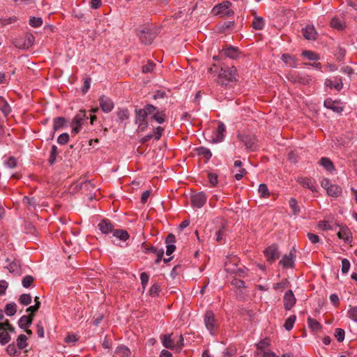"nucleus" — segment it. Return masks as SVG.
Segmentation results:
<instances>
[{"label":"nucleus","mask_w":357,"mask_h":357,"mask_svg":"<svg viewBox=\"0 0 357 357\" xmlns=\"http://www.w3.org/2000/svg\"><path fill=\"white\" fill-rule=\"evenodd\" d=\"M159 291H160V286L158 284L155 283L151 287V288L149 289V294L151 296H155L158 295Z\"/></svg>","instance_id":"69168bd1"},{"label":"nucleus","mask_w":357,"mask_h":357,"mask_svg":"<svg viewBox=\"0 0 357 357\" xmlns=\"http://www.w3.org/2000/svg\"><path fill=\"white\" fill-rule=\"evenodd\" d=\"M155 64L149 61L146 65L142 66V71L144 73H150L153 70Z\"/></svg>","instance_id":"774afa93"},{"label":"nucleus","mask_w":357,"mask_h":357,"mask_svg":"<svg viewBox=\"0 0 357 357\" xmlns=\"http://www.w3.org/2000/svg\"><path fill=\"white\" fill-rule=\"evenodd\" d=\"M207 200V197L204 192H199L192 194L190 201L192 206L200 208L204 206Z\"/></svg>","instance_id":"6e6552de"},{"label":"nucleus","mask_w":357,"mask_h":357,"mask_svg":"<svg viewBox=\"0 0 357 357\" xmlns=\"http://www.w3.org/2000/svg\"><path fill=\"white\" fill-rule=\"evenodd\" d=\"M301 55L310 61H317L319 59V56L317 54L310 50L303 51Z\"/></svg>","instance_id":"e433bc0d"},{"label":"nucleus","mask_w":357,"mask_h":357,"mask_svg":"<svg viewBox=\"0 0 357 357\" xmlns=\"http://www.w3.org/2000/svg\"><path fill=\"white\" fill-rule=\"evenodd\" d=\"M296 298L291 290H288L283 298L284 307L286 310H290L296 303Z\"/></svg>","instance_id":"f8f14e48"},{"label":"nucleus","mask_w":357,"mask_h":357,"mask_svg":"<svg viewBox=\"0 0 357 357\" xmlns=\"http://www.w3.org/2000/svg\"><path fill=\"white\" fill-rule=\"evenodd\" d=\"M69 141V135L68 133H63L57 138V142L61 145L66 144Z\"/></svg>","instance_id":"4d7b16f0"},{"label":"nucleus","mask_w":357,"mask_h":357,"mask_svg":"<svg viewBox=\"0 0 357 357\" xmlns=\"http://www.w3.org/2000/svg\"><path fill=\"white\" fill-rule=\"evenodd\" d=\"M204 320L206 328L211 335H214L218 327V324L213 312L211 310L206 311L204 314Z\"/></svg>","instance_id":"423d86ee"},{"label":"nucleus","mask_w":357,"mask_h":357,"mask_svg":"<svg viewBox=\"0 0 357 357\" xmlns=\"http://www.w3.org/2000/svg\"><path fill=\"white\" fill-rule=\"evenodd\" d=\"M33 281H34L33 277L31 275H27L23 278L22 284L24 287L29 288L31 286Z\"/></svg>","instance_id":"09e8293b"},{"label":"nucleus","mask_w":357,"mask_h":357,"mask_svg":"<svg viewBox=\"0 0 357 357\" xmlns=\"http://www.w3.org/2000/svg\"><path fill=\"white\" fill-rule=\"evenodd\" d=\"M221 54L234 59L238 56V50L233 46H229L227 48L223 49L221 52Z\"/></svg>","instance_id":"412c9836"},{"label":"nucleus","mask_w":357,"mask_h":357,"mask_svg":"<svg viewBox=\"0 0 357 357\" xmlns=\"http://www.w3.org/2000/svg\"><path fill=\"white\" fill-rule=\"evenodd\" d=\"M6 165L11 169H13L17 165V160L15 158L11 156L8 158V160L5 162Z\"/></svg>","instance_id":"680f3d73"},{"label":"nucleus","mask_w":357,"mask_h":357,"mask_svg":"<svg viewBox=\"0 0 357 357\" xmlns=\"http://www.w3.org/2000/svg\"><path fill=\"white\" fill-rule=\"evenodd\" d=\"M231 3L229 1H224L223 2L216 5L213 7L212 13L214 15H221L230 17L234 14V12L230 9Z\"/></svg>","instance_id":"39448f33"},{"label":"nucleus","mask_w":357,"mask_h":357,"mask_svg":"<svg viewBox=\"0 0 357 357\" xmlns=\"http://www.w3.org/2000/svg\"><path fill=\"white\" fill-rule=\"evenodd\" d=\"M135 114H136V119L135 121L139 120H146V117L148 116V114L144 108L135 109Z\"/></svg>","instance_id":"a18cd8bd"},{"label":"nucleus","mask_w":357,"mask_h":357,"mask_svg":"<svg viewBox=\"0 0 357 357\" xmlns=\"http://www.w3.org/2000/svg\"><path fill=\"white\" fill-rule=\"evenodd\" d=\"M33 320V314H29L28 316L23 315L22 317H20V319L18 321V326L21 328H29L31 325Z\"/></svg>","instance_id":"6ab92c4d"},{"label":"nucleus","mask_w":357,"mask_h":357,"mask_svg":"<svg viewBox=\"0 0 357 357\" xmlns=\"http://www.w3.org/2000/svg\"><path fill=\"white\" fill-rule=\"evenodd\" d=\"M112 233L114 237L123 241H127L130 237L129 234L125 229H114Z\"/></svg>","instance_id":"bb28decb"},{"label":"nucleus","mask_w":357,"mask_h":357,"mask_svg":"<svg viewBox=\"0 0 357 357\" xmlns=\"http://www.w3.org/2000/svg\"><path fill=\"white\" fill-rule=\"evenodd\" d=\"M236 81V69L234 66H222L218 74L217 82L225 87Z\"/></svg>","instance_id":"f257e3e1"},{"label":"nucleus","mask_w":357,"mask_h":357,"mask_svg":"<svg viewBox=\"0 0 357 357\" xmlns=\"http://www.w3.org/2000/svg\"><path fill=\"white\" fill-rule=\"evenodd\" d=\"M208 179L211 187H215L218 183V174L215 173H208Z\"/></svg>","instance_id":"3c124183"},{"label":"nucleus","mask_w":357,"mask_h":357,"mask_svg":"<svg viewBox=\"0 0 357 357\" xmlns=\"http://www.w3.org/2000/svg\"><path fill=\"white\" fill-rule=\"evenodd\" d=\"M165 114L163 111L160 112L158 109H157V112L154 113V114L152 116V119L155 120L158 123H162L165 121Z\"/></svg>","instance_id":"37998d69"},{"label":"nucleus","mask_w":357,"mask_h":357,"mask_svg":"<svg viewBox=\"0 0 357 357\" xmlns=\"http://www.w3.org/2000/svg\"><path fill=\"white\" fill-rule=\"evenodd\" d=\"M339 238L344 240L346 243L351 242V234L349 229L347 227L340 228L337 234Z\"/></svg>","instance_id":"5701e85b"},{"label":"nucleus","mask_w":357,"mask_h":357,"mask_svg":"<svg viewBox=\"0 0 357 357\" xmlns=\"http://www.w3.org/2000/svg\"><path fill=\"white\" fill-rule=\"evenodd\" d=\"M302 33L304 38L307 40H314L317 38V33L312 25L308 24L305 28H303Z\"/></svg>","instance_id":"2eb2a0df"},{"label":"nucleus","mask_w":357,"mask_h":357,"mask_svg":"<svg viewBox=\"0 0 357 357\" xmlns=\"http://www.w3.org/2000/svg\"><path fill=\"white\" fill-rule=\"evenodd\" d=\"M289 204L294 215H297L300 213V207L298 206V202L296 199L291 198Z\"/></svg>","instance_id":"c03bdc74"},{"label":"nucleus","mask_w":357,"mask_h":357,"mask_svg":"<svg viewBox=\"0 0 357 357\" xmlns=\"http://www.w3.org/2000/svg\"><path fill=\"white\" fill-rule=\"evenodd\" d=\"M184 346V339L183 337V335H181L179 336V338L178 340L176 341V342L175 343V347L174 349L177 351H180L182 348Z\"/></svg>","instance_id":"0e129e2a"},{"label":"nucleus","mask_w":357,"mask_h":357,"mask_svg":"<svg viewBox=\"0 0 357 357\" xmlns=\"http://www.w3.org/2000/svg\"><path fill=\"white\" fill-rule=\"evenodd\" d=\"M297 181L303 187L311 190L312 192L317 191V188L314 185V183L311 178L307 177H298Z\"/></svg>","instance_id":"a211bd4d"},{"label":"nucleus","mask_w":357,"mask_h":357,"mask_svg":"<svg viewBox=\"0 0 357 357\" xmlns=\"http://www.w3.org/2000/svg\"><path fill=\"white\" fill-rule=\"evenodd\" d=\"M98 227L102 233L105 234L113 232L114 230V225L108 219L102 220L98 224Z\"/></svg>","instance_id":"dca6fc26"},{"label":"nucleus","mask_w":357,"mask_h":357,"mask_svg":"<svg viewBox=\"0 0 357 357\" xmlns=\"http://www.w3.org/2000/svg\"><path fill=\"white\" fill-rule=\"evenodd\" d=\"M325 85L331 89H335L340 91L342 89L343 84L341 77H335L333 79H326Z\"/></svg>","instance_id":"4468645a"},{"label":"nucleus","mask_w":357,"mask_h":357,"mask_svg":"<svg viewBox=\"0 0 357 357\" xmlns=\"http://www.w3.org/2000/svg\"><path fill=\"white\" fill-rule=\"evenodd\" d=\"M116 114L121 121L127 120L129 118V111L128 109H119Z\"/></svg>","instance_id":"de8ad7c7"},{"label":"nucleus","mask_w":357,"mask_h":357,"mask_svg":"<svg viewBox=\"0 0 357 357\" xmlns=\"http://www.w3.org/2000/svg\"><path fill=\"white\" fill-rule=\"evenodd\" d=\"M342 193V188L339 185L333 184L327 190V194L329 196L337 197Z\"/></svg>","instance_id":"c756f323"},{"label":"nucleus","mask_w":357,"mask_h":357,"mask_svg":"<svg viewBox=\"0 0 357 357\" xmlns=\"http://www.w3.org/2000/svg\"><path fill=\"white\" fill-rule=\"evenodd\" d=\"M19 302L23 305H28L31 302V296L29 294H23L19 298Z\"/></svg>","instance_id":"49530a36"},{"label":"nucleus","mask_w":357,"mask_h":357,"mask_svg":"<svg viewBox=\"0 0 357 357\" xmlns=\"http://www.w3.org/2000/svg\"><path fill=\"white\" fill-rule=\"evenodd\" d=\"M4 312L7 316H13L17 312V305L15 303H10L6 305Z\"/></svg>","instance_id":"473e14b6"},{"label":"nucleus","mask_w":357,"mask_h":357,"mask_svg":"<svg viewBox=\"0 0 357 357\" xmlns=\"http://www.w3.org/2000/svg\"><path fill=\"white\" fill-rule=\"evenodd\" d=\"M67 123V120L62 116H59L54 119L53 121V133L52 135V139L54 138V132L63 128Z\"/></svg>","instance_id":"aec40b11"},{"label":"nucleus","mask_w":357,"mask_h":357,"mask_svg":"<svg viewBox=\"0 0 357 357\" xmlns=\"http://www.w3.org/2000/svg\"><path fill=\"white\" fill-rule=\"evenodd\" d=\"M264 255L267 261L273 264L280 257V252L278 250V246L275 244H273L265 249Z\"/></svg>","instance_id":"0eeeda50"},{"label":"nucleus","mask_w":357,"mask_h":357,"mask_svg":"<svg viewBox=\"0 0 357 357\" xmlns=\"http://www.w3.org/2000/svg\"><path fill=\"white\" fill-rule=\"evenodd\" d=\"M197 153L199 155H202L207 160H209L212 156L211 151L208 149L204 146H201L197 149Z\"/></svg>","instance_id":"58836bf2"},{"label":"nucleus","mask_w":357,"mask_h":357,"mask_svg":"<svg viewBox=\"0 0 357 357\" xmlns=\"http://www.w3.org/2000/svg\"><path fill=\"white\" fill-rule=\"evenodd\" d=\"M231 284L238 289L245 288L244 281L238 278L233 279L231 281Z\"/></svg>","instance_id":"e2e57ef3"},{"label":"nucleus","mask_w":357,"mask_h":357,"mask_svg":"<svg viewBox=\"0 0 357 357\" xmlns=\"http://www.w3.org/2000/svg\"><path fill=\"white\" fill-rule=\"evenodd\" d=\"M348 317L357 322V307H351L347 312Z\"/></svg>","instance_id":"5fc2aeb1"},{"label":"nucleus","mask_w":357,"mask_h":357,"mask_svg":"<svg viewBox=\"0 0 357 357\" xmlns=\"http://www.w3.org/2000/svg\"><path fill=\"white\" fill-rule=\"evenodd\" d=\"M59 154L58 149L56 145H52L51 148V151L50 154V157L48 159L49 164L50 165H53L56 162V157Z\"/></svg>","instance_id":"72a5a7b5"},{"label":"nucleus","mask_w":357,"mask_h":357,"mask_svg":"<svg viewBox=\"0 0 357 357\" xmlns=\"http://www.w3.org/2000/svg\"><path fill=\"white\" fill-rule=\"evenodd\" d=\"M344 335L345 332L343 329L339 328L335 329L334 335L337 342H342L344 339Z\"/></svg>","instance_id":"603ef678"},{"label":"nucleus","mask_w":357,"mask_h":357,"mask_svg":"<svg viewBox=\"0 0 357 357\" xmlns=\"http://www.w3.org/2000/svg\"><path fill=\"white\" fill-rule=\"evenodd\" d=\"M26 341H27V337L25 335H24V334L20 335L16 340L17 347H18V349H23L26 348L28 345V343Z\"/></svg>","instance_id":"2f4dec72"},{"label":"nucleus","mask_w":357,"mask_h":357,"mask_svg":"<svg viewBox=\"0 0 357 357\" xmlns=\"http://www.w3.org/2000/svg\"><path fill=\"white\" fill-rule=\"evenodd\" d=\"M225 132L226 127L225 124L222 122H219L215 132L214 133V136H213V142L215 143L222 142L224 139Z\"/></svg>","instance_id":"ddd939ff"},{"label":"nucleus","mask_w":357,"mask_h":357,"mask_svg":"<svg viewBox=\"0 0 357 357\" xmlns=\"http://www.w3.org/2000/svg\"><path fill=\"white\" fill-rule=\"evenodd\" d=\"M330 24L331 27L337 30H343L345 27L344 21L338 17L332 18Z\"/></svg>","instance_id":"cd10ccee"},{"label":"nucleus","mask_w":357,"mask_h":357,"mask_svg":"<svg viewBox=\"0 0 357 357\" xmlns=\"http://www.w3.org/2000/svg\"><path fill=\"white\" fill-rule=\"evenodd\" d=\"M350 268V262L347 259H343L342 260V272L344 274L348 273Z\"/></svg>","instance_id":"bf43d9fd"},{"label":"nucleus","mask_w":357,"mask_h":357,"mask_svg":"<svg viewBox=\"0 0 357 357\" xmlns=\"http://www.w3.org/2000/svg\"><path fill=\"white\" fill-rule=\"evenodd\" d=\"M238 139L250 151H255L258 149V140L255 135L250 133H238Z\"/></svg>","instance_id":"20e7f679"},{"label":"nucleus","mask_w":357,"mask_h":357,"mask_svg":"<svg viewBox=\"0 0 357 357\" xmlns=\"http://www.w3.org/2000/svg\"><path fill=\"white\" fill-rule=\"evenodd\" d=\"M29 24L33 27H40L43 24L41 17H32L29 20Z\"/></svg>","instance_id":"8fccbe9b"},{"label":"nucleus","mask_w":357,"mask_h":357,"mask_svg":"<svg viewBox=\"0 0 357 357\" xmlns=\"http://www.w3.org/2000/svg\"><path fill=\"white\" fill-rule=\"evenodd\" d=\"M324 105L327 109H331L338 114L342 113L344 110V107L340 100H333L330 98L324 100Z\"/></svg>","instance_id":"1a4fd4ad"},{"label":"nucleus","mask_w":357,"mask_h":357,"mask_svg":"<svg viewBox=\"0 0 357 357\" xmlns=\"http://www.w3.org/2000/svg\"><path fill=\"white\" fill-rule=\"evenodd\" d=\"M161 340L163 346L169 349H174L175 347V342L172 339V334H166L161 336Z\"/></svg>","instance_id":"4be33fe9"},{"label":"nucleus","mask_w":357,"mask_h":357,"mask_svg":"<svg viewBox=\"0 0 357 357\" xmlns=\"http://www.w3.org/2000/svg\"><path fill=\"white\" fill-rule=\"evenodd\" d=\"M158 33V28L143 26L137 29L136 34L142 43L151 45Z\"/></svg>","instance_id":"f03ea898"},{"label":"nucleus","mask_w":357,"mask_h":357,"mask_svg":"<svg viewBox=\"0 0 357 357\" xmlns=\"http://www.w3.org/2000/svg\"><path fill=\"white\" fill-rule=\"evenodd\" d=\"M281 59L284 63L288 64L291 68H296L297 66L296 59L294 56H291L289 54H282Z\"/></svg>","instance_id":"393cba45"},{"label":"nucleus","mask_w":357,"mask_h":357,"mask_svg":"<svg viewBox=\"0 0 357 357\" xmlns=\"http://www.w3.org/2000/svg\"><path fill=\"white\" fill-rule=\"evenodd\" d=\"M166 96H167V94H166V92L165 91L158 90L153 95V99H154V100L162 99Z\"/></svg>","instance_id":"338daca9"},{"label":"nucleus","mask_w":357,"mask_h":357,"mask_svg":"<svg viewBox=\"0 0 357 357\" xmlns=\"http://www.w3.org/2000/svg\"><path fill=\"white\" fill-rule=\"evenodd\" d=\"M140 279L142 289L144 290L149 282V275L146 272H143L140 274Z\"/></svg>","instance_id":"6e6d98bb"},{"label":"nucleus","mask_w":357,"mask_h":357,"mask_svg":"<svg viewBox=\"0 0 357 357\" xmlns=\"http://www.w3.org/2000/svg\"><path fill=\"white\" fill-rule=\"evenodd\" d=\"M258 192L261 197L267 198L270 195L269 190L267 185L265 183H261L259 185Z\"/></svg>","instance_id":"79ce46f5"},{"label":"nucleus","mask_w":357,"mask_h":357,"mask_svg":"<svg viewBox=\"0 0 357 357\" xmlns=\"http://www.w3.org/2000/svg\"><path fill=\"white\" fill-rule=\"evenodd\" d=\"M7 354L10 356H19L20 354V351L17 349V347L14 342L8 345L6 349Z\"/></svg>","instance_id":"a19ab883"},{"label":"nucleus","mask_w":357,"mask_h":357,"mask_svg":"<svg viewBox=\"0 0 357 357\" xmlns=\"http://www.w3.org/2000/svg\"><path fill=\"white\" fill-rule=\"evenodd\" d=\"M11 340V337L5 328H0V344L5 345Z\"/></svg>","instance_id":"7c9ffc66"},{"label":"nucleus","mask_w":357,"mask_h":357,"mask_svg":"<svg viewBox=\"0 0 357 357\" xmlns=\"http://www.w3.org/2000/svg\"><path fill=\"white\" fill-rule=\"evenodd\" d=\"M296 257V250L293 248L289 255H284L280 261V264L284 268H291L294 266V259Z\"/></svg>","instance_id":"9b49d317"},{"label":"nucleus","mask_w":357,"mask_h":357,"mask_svg":"<svg viewBox=\"0 0 357 357\" xmlns=\"http://www.w3.org/2000/svg\"><path fill=\"white\" fill-rule=\"evenodd\" d=\"M319 165L325 168L326 170L331 172L335 169V167L332 161L326 157H322L319 162Z\"/></svg>","instance_id":"a878e982"},{"label":"nucleus","mask_w":357,"mask_h":357,"mask_svg":"<svg viewBox=\"0 0 357 357\" xmlns=\"http://www.w3.org/2000/svg\"><path fill=\"white\" fill-rule=\"evenodd\" d=\"M10 273L19 274L20 271V264L18 261H13L7 267Z\"/></svg>","instance_id":"c9c22d12"},{"label":"nucleus","mask_w":357,"mask_h":357,"mask_svg":"<svg viewBox=\"0 0 357 357\" xmlns=\"http://www.w3.org/2000/svg\"><path fill=\"white\" fill-rule=\"evenodd\" d=\"M287 280H283L280 282L276 283L273 286V289L275 290L282 291L287 287Z\"/></svg>","instance_id":"052dcab7"},{"label":"nucleus","mask_w":357,"mask_h":357,"mask_svg":"<svg viewBox=\"0 0 357 357\" xmlns=\"http://www.w3.org/2000/svg\"><path fill=\"white\" fill-rule=\"evenodd\" d=\"M296 319V317L294 314L291 315L289 318L286 319L284 324V327L287 331H289L293 328Z\"/></svg>","instance_id":"ea45409f"},{"label":"nucleus","mask_w":357,"mask_h":357,"mask_svg":"<svg viewBox=\"0 0 357 357\" xmlns=\"http://www.w3.org/2000/svg\"><path fill=\"white\" fill-rule=\"evenodd\" d=\"M75 188H78L82 194L85 195L89 199H93L96 192L99 190L91 181L80 179L76 182Z\"/></svg>","instance_id":"7ed1b4c3"},{"label":"nucleus","mask_w":357,"mask_h":357,"mask_svg":"<svg viewBox=\"0 0 357 357\" xmlns=\"http://www.w3.org/2000/svg\"><path fill=\"white\" fill-rule=\"evenodd\" d=\"M289 79L294 83H299L303 85L308 84L311 80L309 76L301 75L300 74L291 75Z\"/></svg>","instance_id":"f3484780"},{"label":"nucleus","mask_w":357,"mask_h":357,"mask_svg":"<svg viewBox=\"0 0 357 357\" xmlns=\"http://www.w3.org/2000/svg\"><path fill=\"white\" fill-rule=\"evenodd\" d=\"M144 107L148 116L151 115V114L153 115L154 113H155L158 109L157 107H155L151 104H147Z\"/></svg>","instance_id":"13d9d810"},{"label":"nucleus","mask_w":357,"mask_h":357,"mask_svg":"<svg viewBox=\"0 0 357 357\" xmlns=\"http://www.w3.org/2000/svg\"><path fill=\"white\" fill-rule=\"evenodd\" d=\"M88 119L86 116V112L85 110H79V112L75 116L73 119L72 124L82 125Z\"/></svg>","instance_id":"b1692460"},{"label":"nucleus","mask_w":357,"mask_h":357,"mask_svg":"<svg viewBox=\"0 0 357 357\" xmlns=\"http://www.w3.org/2000/svg\"><path fill=\"white\" fill-rule=\"evenodd\" d=\"M264 26V19L260 17H255L252 22V27L256 30H261Z\"/></svg>","instance_id":"4c0bfd02"},{"label":"nucleus","mask_w":357,"mask_h":357,"mask_svg":"<svg viewBox=\"0 0 357 357\" xmlns=\"http://www.w3.org/2000/svg\"><path fill=\"white\" fill-rule=\"evenodd\" d=\"M115 352L120 357H130L131 354L129 348L124 345L117 347L115 350Z\"/></svg>","instance_id":"c85d7f7f"},{"label":"nucleus","mask_w":357,"mask_h":357,"mask_svg":"<svg viewBox=\"0 0 357 357\" xmlns=\"http://www.w3.org/2000/svg\"><path fill=\"white\" fill-rule=\"evenodd\" d=\"M307 324L309 328L314 331H318L321 328V325L320 323L313 318L308 317Z\"/></svg>","instance_id":"f704fd0d"},{"label":"nucleus","mask_w":357,"mask_h":357,"mask_svg":"<svg viewBox=\"0 0 357 357\" xmlns=\"http://www.w3.org/2000/svg\"><path fill=\"white\" fill-rule=\"evenodd\" d=\"M100 107L105 113L110 112L114 108V102L112 99L105 95L99 98Z\"/></svg>","instance_id":"9d476101"},{"label":"nucleus","mask_w":357,"mask_h":357,"mask_svg":"<svg viewBox=\"0 0 357 357\" xmlns=\"http://www.w3.org/2000/svg\"><path fill=\"white\" fill-rule=\"evenodd\" d=\"M142 249L144 252L148 253V252H152L155 253L159 249L154 246L149 245L146 243H143L142 244Z\"/></svg>","instance_id":"864d4df0"}]
</instances>
